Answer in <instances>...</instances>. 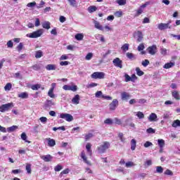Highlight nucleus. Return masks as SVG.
Instances as JSON below:
<instances>
[{
	"instance_id": "55",
	"label": "nucleus",
	"mask_w": 180,
	"mask_h": 180,
	"mask_svg": "<svg viewBox=\"0 0 180 180\" xmlns=\"http://www.w3.org/2000/svg\"><path fill=\"white\" fill-rule=\"evenodd\" d=\"M39 120L41 123H44V124H46V123H47V117H41L39 118Z\"/></svg>"
},
{
	"instance_id": "18",
	"label": "nucleus",
	"mask_w": 180,
	"mask_h": 180,
	"mask_svg": "<svg viewBox=\"0 0 180 180\" xmlns=\"http://www.w3.org/2000/svg\"><path fill=\"white\" fill-rule=\"evenodd\" d=\"M172 95L173 98H174V99H176V101H180L179 92H178L176 91H174L172 92Z\"/></svg>"
},
{
	"instance_id": "57",
	"label": "nucleus",
	"mask_w": 180,
	"mask_h": 180,
	"mask_svg": "<svg viewBox=\"0 0 180 180\" xmlns=\"http://www.w3.org/2000/svg\"><path fill=\"white\" fill-rule=\"evenodd\" d=\"M144 49H146L144 44H140L138 46V51H142V50H144Z\"/></svg>"
},
{
	"instance_id": "4",
	"label": "nucleus",
	"mask_w": 180,
	"mask_h": 180,
	"mask_svg": "<svg viewBox=\"0 0 180 180\" xmlns=\"http://www.w3.org/2000/svg\"><path fill=\"white\" fill-rule=\"evenodd\" d=\"M93 79H103L105 74L103 72H95L91 75Z\"/></svg>"
},
{
	"instance_id": "45",
	"label": "nucleus",
	"mask_w": 180,
	"mask_h": 180,
	"mask_svg": "<svg viewBox=\"0 0 180 180\" xmlns=\"http://www.w3.org/2000/svg\"><path fill=\"white\" fill-rule=\"evenodd\" d=\"M134 165H136V164H134L133 162H127L125 163V167H127V168L134 167Z\"/></svg>"
},
{
	"instance_id": "29",
	"label": "nucleus",
	"mask_w": 180,
	"mask_h": 180,
	"mask_svg": "<svg viewBox=\"0 0 180 180\" xmlns=\"http://www.w3.org/2000/svg\"><path fill=\"white\" fill-rule=\"evenodd\" d=\"M42 27L44 29H46L47 30H49V29H50V22L46 21V22H43Z\"/></svg>"
},
{
	"instance_id": "7",
	"label": "nucleus",
	"mask_w": 180,
	"mask_h": 180,
	"mask_svg": "<svg viewBox=\"0 0 180 180\" xmlns=\"http://www.w3.org/2000/svg\"><path fill=\"white\" fill-rule=\"evenodd\" d=\"M134 39H136V41L140 43L143 40V32L141 31H136L134 33Z\"/></svg>"
},
{
	"instance_id": "62",
	"label": "nucleus",
	"mask_w": 180,
	"mask_h": 180,
	"mask_svg": "<svg viewBox=\"0 0 180 180\" xmlns=\"http://www.w3.org/2000/svg\"><path fill=\"white\" fill-rule=\"evenodd\" d=\"M93 56H94V54H92V53H89L86 56L85 58H86V60H91V58H92Z\"/></svg>"
},
{
	"instance_id": "42",
	"label": "nucleus",
	"mask_w": 180,
	"mask_h": 180,
	"mask_svg": "<svg viewBox=\"0 0 180 180\" xmlns=\"http://www.w3.org/2000/svg\"><path fill=\"white\" fill-rule=\"evenodd\" d=\"M136 116H137L139 119H144V113H143V112H137Z\"/></svg>"
},
{
	"instance_id": "16",
	"label": "nucleus",
	"mask_w": 180,
	"mask_h": 180,
	"mask_svg": "<svg viewBox=\"0 0 180 180\" xmlns=\"http://www.w3.org/2000/svg\"><path fill=\"white\" fill-rule=\"evenodd\" d=\"M57 66L56 65L49 64L46 66L47 71H56Z\"/></svg>"
},
{
	"instance_id": "24",
	"label": "nucleus",
	"mask_w": 180,
	"mask_h": 180,
	"mask_svg": "<svg viewBox=\"0 0 180 180\" xmlns=\"http://www.w3.org/2000/svg\"><path fill=\"white\" fill-rule=\"evenodd\" d=\"M81 158H82L84 162H85L86 164L89 165V162L88 161V160L86 159V155H85V152L82 151L81 153Z\"/></svg>"
},
{
	"instance_id": "33",
	"label": "nucleus",
	"mask_w": 180,
	"mask_h": 180,
	"mask_svg": "<svg viewBox=\"0 0 180 180\" xmlns=\"http://www.w3.org/2000/svg\"><path fill=\"white\" fill-rule=\"evenodd\" d=\"M127 57L129 60H136V56H134V54L129 52L127 53Z\"/></svg>"
},
{
	"instance_id": "30",
	"label": "nucleus",
	"mask_w": 180,
	"mask_h": 180,
	"mask_svg": "<svg viewBox=\"0 0 180 180\" xmlns=\"http://www.w3.org/2000/svg\"><path fill=\"white\" fill-rule=\"evenodd\" d=\"M75 39H76V40H78L79 41L81 40L84 39V34H77L75 36Z\"/></svg>"
},
{
	"instance_id": "20",
	"label": "nucleus",
	"mask_w": 180,
	"mask_h": 180,
	"mask_svg": "<svg viewBox=\"0 0 180 180\" xmlns=\"http://www.w3.org/2000/svg\"><path fill=\"white\" fill-rule=\"evenodd\" d=\"M136 144L137 141H136V139L131 140V150L132 151H134V150H136Z\"/></svg>"
},
{
	"instance_id": "46",
	"label": "nucleus",
	"mask_w": 180,
	"mask_h": 180,
	"mask_svg": "<svg viewBox=\"0 0 180 180\" xmlns=\"http://www.w3.org/2000/svg\"><path fill=\"white\" fill-rule=\"evenodd\" d=\"M67 174H70V169H65L62 171L60 174V176H63V175H67Z\"/></svg>"
},
{
	"instance_id": "14",
	"label": "nucleus",
	"mask_w": 180,
	"mask_h": 180,
	"mask_svg": "<svg viewBox=\"0 0 180 180\" xmlns=\"http://www.w3.org/2000/svg\"><path fill=\"white\" fill-rule=\"evenodd\" d=\"M56 103L53 102L51 100H47L44 104L45 109H49V108H51V106H54Z\"/></svg>"
},
{
	"instance_id": "2",
	"label": "nucleus",
	"mask_w": 180,
	"mask_h": 180,
	"mask_svg": "<svg viewBox=\"0 0 180 180\" xmlns=\"http://www.w3.org/2000/svg\"><path fill=\"white\" fill-rule=\"evenodd\" d=\"M12 108H13V103L3 104L0 106V112L5 113V112H8V110H11Z\"/></svg>"
},
{
	"instance_id": "10",
	"label": "nucleus",
	"mask_w": 180,
	"mask_h": 180,
	"mask_svg": "<svg viewBox=\"0 0 180 180\" xmlns=\"http://www.w3.org/2000/svg\"><path fill=\"white\" fill-rule=\"evenodd\" d=\"M147 51L151 56H155V53H157V45H153V46H149L147 49Z\"/></svg>"
},
{
	"instance_id": "48",
	"label": "nucleus",
	"mask_w": 180,
	"mask_h": 180,
	"mask_svg": "<svg viewBox=\"0 0 180 180\" xmlns=\"http://www.w3.org/2000/svg\"><path fill=\"white\" fill-rule=\"evenodd\" d=\"M12 89V84L8 83L6 85L4 86L5 91H11Z\"/></svg>"
},
{
	"instance_id": "40",
	"label": "nucleus",
	"mask_w": 180,
	"mask_h": 180,
	"mask_svg": "<svg viewBox=\"0 0 180 180\" xmlns=\"http://www.w3.org/2000/svg\"><path fill=\"white\" fill-rule=\"evenodd\" d=\"M129 44H124L122 47L121 49L126 53V51H128L129 50Z\"/></svg>"
},
{
	"instance_id": "50",
	"label": "nucleus",
	"mask_w": 180,
	"mask_h": 180,
	"mask_svg": "<svg viewBox=\"0 0 180 180\" xmlns=\"http://www.w3.org/2000/svg\"><path fill=\"white\" fill-rule=\"evenodd\" d=\"M70 6H77V1L76 0H68Z\"/></svg>"
},
{
	"instance_id": "54",
	"label": "nucleus",
	"mask_w": 180,
	"mask_h": 180,
	"mask_svg": "<svg viewBox=\"0 0 180 180\" xmlns=\"http://www.w3.org/2000/svg\"><path fill=\"white\" fill-rule=\"evenodd\" d=\"M104 123L105 124H113V120H112V119L108 118L104 121Z\"/></svg>"
},
{
	"instance_id": "27",
	"label": "nucleus",
	"mask_w": 180,
	"mask_h": 180,
	"mask_svg": "<svg viewBox=\"0 0 180 180\" xmlns=\"http://www.w3.org/2000/svg\"><path fill=\"white\" fill-rule=\"evenodd\" d=\"M25 169L27 174H32V165L27 163L25 166Z\"/></svg>"
},
{
	"instance_id": "58",
	"label": "nucleus",
	"mask_w": 180,
	"mask_h": 180,
	"mask_svg": "<svg viewBox=\"0 0 180 180\" xmlns=\"http://www.w3.org/2000/svg\"><path fill=\"white\" fill-rule=\"evenodd\" d=\"M124 78H125V82H129L131 81V77H130L127 74L124 75Z\"/></svg>"
},
{
	"instance_id": "12",
	"label": "nucleus",
	"mask_w": 180,
	"mask_h": 180,
	"mask_svg": "<svg viewBox=\"0 0 180 180\" xmlns=\"http://www.w3.org/2000/svg\"><path fill=\"white\" fill-rule=\"evenodd\" d=\"M112 63L115 67H118L119 68H123V65H122V62L119 58H116L112 60Z\"/></svg>"
},
{
	"instance_id": "41",
	"label": "nucleus",
	"mask_w": 180,
	"mask_h": 180,
	"mask_svg": "<svg viewBox=\"0 0 180 180\" xmlns=\"http://www.w3.org/2000/svg\"><path fill=\"white\" fill-rule=\"evenodd\" d=\"M136 74L139 75V77H141L142 75H144V72L141 71L140 70V68H136Z\"/></svg>"
},
{
	"instance_id": "60",
	"label": "nucleus",
	"mask_w": 180,
	"mask_h": 180,
	"mask_svg": "<svg viewBox=\"0 0 180 180\" xmlns=\"http://www.w3.org/2000/svg\"><path fill=\"white\" fill-rule=\"evenodd\" d=\"M165 175H169L170 176H172V175H174V172H172V171H171L169 169H167L165 172Z\"/></svg>"
},
{
	"instance_id": "61",
	"label": "nucleus",
	"mask_w": 180,
	"mask_h": 180,
	"mask_svg": "<svg viewBox=\"0 0 180 180\" xmlns=\"http://www.w3.org/2000/svg\"><path fill=\"white\" fill-rule=\"evenodd\" d=\"M160 53L162 54V56H167V49L161 48Z\"/></svg>"
},
{
	"instance_id": "47",
	"label": "nucleus",
	"mask_w": 180,
	"mask_h": 180,
	"mask_svg": "<svg viewBox=\"0 0 180 180\" xmlns=\"http://www.w3.org/2000/svg\"><path fill=\"white\" fill-rule=\"evenodd\" d=\"M115 16H116V18H122V16H123V12H122L121 11H116L114 13Z\"/></svg>"
},
{
	"instance_id": "8",
	"label": "nucleus",
	"mask_w": 180,
	"mask_h": 180,
	"mask_svg": "<svg viewBox=\"0 0 180 180\" xmlns=\"http://www.w3.org/2000/svg\"><path fill=\"white\" fill-rule=\"evenodd\" d=\"M119 105V101L117 99H113L109 104L110 110H116V108Z\"/></svg>"
},
{
	"instance_id": "6",
	"label": "nucleus",
	"mask_w": 180,
	"mask_h": 180,
	"mask_svg": "<svg viewBox=\"0 0 180 180\" xmlns=\"http://www.w3.org/2000/svg\"><path fill=\"white\" fill-rule=\"evenodd\" d=\"M171 21H169L167 23H160L158 25V29L159 30H165V29H171Z\"/></svg>"
},
{
	"instance_id": "43",
	"label": "nucleus",
	"mask_w": 180,
	"mask_h": 180,
	"mask_svg": "<svg viewBox=\"0 0 180 180\" xmlns=\"http://www.w3.org/2000/svg\"><path fill=\"white\" fill-rule=\"evenodd\" d=\"M61 169H63V166H61V165H58L54 167V171L56 172H60Z\"/></svg>"
},
{
	"instance_id": "49",
	"label": "nucleus",
	"mask_w": 180,
	"mask_h": 180,
	"mask_svg": "<svg viewBox=\"0 0 180 180\" xmlns=\"http://www.w3.org/2000/svg\"><path fill=\"white\" fill-rule=\"evenodd\" d=\"M95 96L96 98H102V96H104L103 94L102 93L101 91H98L96 94H95Z\"/></svg>"
},
{
	"instance_id": "35",
	"label": "nucleus",
	"mask_w": 180,
	"mask_h": 180,
	"mask_svg": "<svg viewBox=\"0 0 180 180\" xmlns=\"http://www.w3.org/2000/svg\"><path fill=\"white\" fill-rule=\"evenodd\" d=\"M172 127H180V120H174L172 124Z\"/></svg>"
},
{
	"instance_id": "25",
	"label": "nucleus",
	"mask_w": 180,
	"mask_h": 180,
	"mask_svg": "<svg viewBox=\"0 0 180 180\" xmlns=\"http://www.w3.org/2000/svg\"><path fill=\"white\" fill-rule=\"evenodd\" d=\"M98 8H96V6H91L88 8V12H89V13H94V12H96Z\"/></svg>"
},
{
	"instance_id": "53",
	"label": "nucleus",
	"mask_w": 180,
	"mask_h": 180,
	"mask_svg": "<svg viewBox=\"0 0 180 180\" xmlns=\"http://www.w3.org/2000/svg\"><path fill=\"white\" fill-rule=\"evenodd\" d=\"M37 4H36V1H33V2H31V3H28L27 4V6L28 8H34V6H36Z\"/></svg>"
},
{
	"instance_id": "34",
	"label": "nucleus",
	"mask_w": 180,
	"mask_h": 180,
	"mask_svg": "<svg viewBox=\"0 0 180 180\" xmlns=\"http://www.w3.org/2000/svg\"><path fill=\"white\" fill-rule=\"evenodd\" d=\"M43 57V51H37L35 53V58H41Z\"/></svg>"
},
{
	"instance_id": "56",
	"label": "nucleus",
	"mask_w": 180,
	"mask_h": 180,
	"mask_svg": "<svg viewBox=\"0 0 180 180\" xmlns=\"http://www.w3.org/2000/svg\"><path fill=\"white\" fill-rule=\"evenodd\" d=\"M146 133H148V134H154L155 133V130L153 128H148L146 129Z\"/></svg>"
},
{
	"instance_id": "23",
	"label": "nucleus",
	"mask_w": 180,
	"mask_h": 180,
	"mask_svg": "<svg viewBox=\"0 0 180 180\" xmlns=\"http://www.w3.org/2000/svg\"><path fill=\"white\" fill-rule=\"evenodd\" d=\"M158 144L160 148H164L165 147V141H164V139H158Z\"/></svg>"
},
{
	"instance_id": "51",
	"label": "nucleus",
	"mask_w": 180,
	"mask_h": 180,
	"mask_svg": "<svg viewBox=\"0 0 180 180\" xmlns=\"http://www.w3.org/2000/svg\"><path fill=\"white\" fill-rule=\"evenodd\" d=\"M151 146H153V143H151L150 141H146L143 144V147H145V148H148V147H151Z\"/></svg>"
},
{
	"instance_id": "9",
	"label": "nucleus",
	"mask_w": 180,
	"mask_h": 180,
	"mask_svg": "<svg viewBox=\"0 0 180 180\" xmlns=\"http://www.w3.org/2000/svg\"><path fill=\"white\" fill-rule=\"evenodd\" d=\"M63 88L65 91H72V92H77V91L78 90V86L77 85L69 86L65 84L63 86Z\"/></svg>"
},
{
	"instance_id": "17",
	"label": "nucleus",
	"mask_w": 180,
	"mask_h": 180,
	"mask_svg": "<svg viewBox=\"0 0 180 180\" xmlns=\"http://www.w3.org/2000/svg\"><path fill=\"white\" fill-rule=\"evenodd\" d=\"M72 103L75 105H78L79 103V95L76 94L74 98L72 99Z\"/></svg>"
},
{
	"instance_id": "28",
	"label": "nucleus",
	"mask_w": 180,
	"mask_h": 180,
	"mask_svg": "<svg viewBox=\"0 0 180 180\" xmlns=\"http://www.w3.org/2000/svg\"><path fill=\"white\" fill-rule=\"evenodd\" d=\"M145 168H148V167H150V165H153V160H146L143 164Z\"/></svg>"
},
{
	"instance_id": "19",
	"label": "nucleus",
	"mask_w": 180,
	"mask_h": 180,
	"mask_svg": "<svg viewBox=\"0 0 180 180\" xmlns=\"http://www.w3.org/2000/svg\"><path fill=\"white\" fill-rule=\"evenodd\" d=\"M47 141H48V146H49V147H54L56 146V141L54 139H46Z\"/></svg>"
},
{
	"instance_id": "3",
	"label": "nucleus",
	"mask_w": 180,
	"mask_h": 180,
	"mask_svg": "<svg viewBox=\"0 0 180 180\" xmlns=\"http://www.w3.org/2000/svg\"><path fill=\"white\" fill-rule=\"evenodd\" d=\"M41 34H43V29H40L32 33L27 34V37H30V39H37V37H40Z\"/></svg>"
},
{
	"instance_id": "59",
	"label": "nucleus",
	"mask_w": 180,
	"mask_h": 180,
	"mask_svg": "<svg viewBox=\"0 0 180 180\" xmlns=\"http://www.w3.org/2000/svg\"><path fill=\"white\" fill-rule=\"evenodd\" d=\"M148 64H150V60H149L146 59L145 60L142 61V65L143 67H147V65H148Z\"/></svg>"
},
{
	"instance_id": "5",
	"label": "nucleus",
	"mask_w": 180,
	"mask_h": 180,
	"mask_svg": "<svg viewBox=\"0 0 180 180\" xmlns=\"http://www.w3.org/2000/svg\"><path fill=\"white\" fill-rule=\"evenodd\" d=\"M60 119H65L66 122H72L74 120V117L71 115V114L68 113H61L60 115Z\"/></svg>"
},
{
	"instance_id": "32",
	"label": "nucleus",
	"mask_w": 180,
	"mask_h": 180,
	"mask_svg": "<svg viewBox=\"0 0 180 180\" xmlns=\"http://www.w3.org/2000/svg\"><path fill=\"white\" fill-rule=\"evenodd\" d=\"M41 86V84H34L32 86H31V89H32V91H37L38 89H40Z\"/></svg>"
},
{
	"instance_id": "21",
	"label": "nucleus",
	"mask_w": 180,
	"mask_h": 180,
	"mask_svg": "<svg viewBox=\"0 0 180 180\" xmlns=\"http://www.w3.org/2000/svg\"><path fill=\"white\" fill-rule=\"evenodd\" d=\"M174 65H175V63L169 62V63L165 64V65L163 66V68L168 70L169 68H172V67H174Z\"/></svg>"
},
{
	"instance_id": "1",
	"label": "nucleus",
	"mask_w": 180,
	"mask_h": 180,
	"mask_svg": "<svg viewBox=\"0 0 180 180\" xmlns=\"http://www.w3.org/2000/svg\"><path fill=\"white\" fill-rule=\"evenodd\" d=\"M109 147H110V143L109 142H103V144L98 147V153H100V154H103V153H105L106 150H108Z\"/></svg>"
},
{
	"instance_id": "52",
	"label": "nucleus",
	"mask_w": 180,
	"mask_h": 180,
	"mask_svg": "<svg viewBox=\"0 0 180 180\" xmlns=\"http://www.w3.org/2000/svg\"><path fill=\"white\" fill-rule=\"evenodd\" d=\"M94 137V134L92 133H89L85 135V140L86 141H88L89 139H92Z\"/></svg>"
},
{
	"instance_id": "63",
	"label": "nucleus",
	"mask_w": 180,
	"mask_h": 180,
	"mask_svg": "<svg viewBox=\"0 0 180 180\" xmlns=\"http://www.w3.org/2000/svg\"><path fill=\"white\" fill-rule=\"evenodd\" d=\"M143 10L140 7L137 11H136V16H140V15H141V13H143Z\"/></svg>"
},
{
	"instance_id": "37",
	"label": "nucleus",
	"mask_w": 180,
	"mask_h": 180,
	"mask_svg": "<svg viewBox=\"0 0 180 180\" xmlns=\"http://www.w3.org/2000/svg\"><path fill=\"white\" fill-rule=\"evenodd\" d=\"M156 172L158 174H162L164 172V168L161 166H157L156 167Z\"/></svg>"
},
{
	"instance_id": "13",
	"label": "nucleus",
	"mask_w": 180,
	"mask_h": 180,
	"mask_svg": "<svg viewBox=\"0 0 180 180\" xmlns=\"http://www.w3.org/2000/svg\"><path fill=\"white\" fill-rule=\"evenodd\" d=\"M41 160H43L45 162H50L53 160V156L50 155H41Z\"/></svg>"
},
{
	"instance_id": "64",
	"label": "nucleus",
	"mask_w": 180,
	"mask_h": 180,
	"mask_svg": "<svg viewBox=\"0 0 180 180\" xmlns=\"http://www.w3.org/2000/svg\"><path fill=\"white\" fill-rule=\"evenodd\" d=\"M45 4L46 3L44 1H41L40 4L38 6H37V9H40L41 8H43Z\"/></svg>"
},
{
	"instance_id": "26",
	"label": "nucleus",
	"mask_w": 180,
	"mask_h": 180,
	"mask_svg": "<svg viewBox=\"0 0 180 180\" xmlns=\"http://www.w3.org/2000/svg\"><path fill=\"white\" fill-rule=\"evenodd\" d=\"M29 97V94L26 92H22L20 94H18V98H21L22 99H27Z\"/></svg>"
},
{
	"instance_id": "31",
	"label": "nucleus",
	"mask_w": 180,
	"mask_h": 180,
	"mask_svg": "<svg viewBox=\"0 0 180 180\" xmlns=\"http://www.w3.org/2000/svg\"><path fill=\"white\" fill-rule=\"evenodd\" d=\"M21 139H22V140H24V141H25V143H30V141H27V136L26 135V133L23 132L21 134Z\"/></svg>"
},
{
	"instance_id": "15",
	"label": "nucleus",
	"mask_w": 180,
	"mask_h": 180,
	"mask_svg": "<svg viewBox=\"0 0 180 180\" xmlns=\"http://www.w3.org/2000/svg\"><path fill=\"white\" fill-rule=\"evenodd\" d=\"M149 122H157V114L152 112L148 117Z\"/></svg>"
},
{
	"instance_id": "38",
	"label": "nucleus",
	"mask_w": 180,
	"mask_h": 180,
	"mask_svg": "<svg viewBox=\"0 0 180 180\" xmlns=\"http://www.w3.org/2000/svg\"><path fill=\"white\" fill-rule=\"evenodd\" d=\"M116 2L120 6H123V5H126V4H127V1L126 0H117Z\"/></svg>"
},
{
	"instance_id": "22",
	"label": "nucleus",
	"mask_w": 180,
	"mask_h": 180,
	"mask_svg": "<svg viewBox=\"0 0 180 180\" xmlns=\"http://www.w3.org/2000/svg\"><path fill=\"white\" fill-rule=\"evenodd\" d=\"M94 27H96V29H98V30H103V27H102V25H101L99 22L94 20Z\"/></svg>"
},
{
	"instance_id": "11",
	"label": "nucleus",
	"mask_w": 180,
	"mask_h": 180,
	"mask_svg": "<svg viewBox=\"0 0 180 180\" xmlns=\"http://www.w3.org/2000/svg\"><path fill=\"white\" fill-rule=\"evenodd\" d=\"M131 98V96L129 93L123 91L121 93V99L122 101H129Z\"/></svg>"
},
{
	"instance_id": "36",
	"label": "nucleus",
	"mask_w": 180,
	"mask_h": 180,
	"mask_svg": "<svg viewBox=\"0 0 180 180\" xmlns=\"http://www.w3.org/2000/svg\"><path fill=\"white\" fill-rule=\"evenodd\" d=\"M48 96L50 98H52V99H54L56 98V94H54V90H50L48 92Z\"/></svg>"
},
{
	"instance_id": "44",
	"label": "nucleus",
	"mask_w": 180,
	"mask_h": 180,
	"mask_svg": "<svg viewBox=\"0 0 180 180\" xmlns=\"http://www.w3.org/2000/svg\"><path fill=\"white\" fill-rule=\"evenodd\" d=\"M15 129H18V126H12V127H10L8 128H7V131H8V133H11L12 131H15Z\"/></svg>"
},
{
	"instance_id": "39",
	"label": "nucleus",
	"mask_w": 180,
	"mask_h": 180,
	"mask_svg": "<svg viewBox=\"0 0 180 180\" xmlns=\"http://www.w3.org/2000/svg\"><path fill=\"white\" fill-rule=\"evenodd\" d=\"M118 137L122 143H126V138L123 136V133H120Z\"/></svg>"
}]
</instances>
